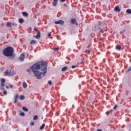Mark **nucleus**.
I'll return each instance as SVG.
<instances>
[{
	"label": "nucleus",
	"instance_id": "f257e3e1",
	"mask_svg": "<svg viewBox=\"0 0 131 131\" xmlns=\"http://www.w3.org/2000/svg\"><path fill=\"white\" fill-rule=\"evenodd\" d=\"M47 68L48 64H47V62L45 61L38 62L34 64L30 68L37 79H41V75L45 76L46 73H47Z\"/></svg>",
	"mask_w": 131,
	"mask_h": 131
},
{
	"label": "nucleus",
	"instance_id": "f03ea898",
	"mask_svg": "<svg viewBox=\"0 0 131 131\" xmlns=\"http://www.w3.org/2000/svg\"><path fill=\"white\" fill-rule=\"evenodd\" d=\"M3 55L6 57H10V59H14L15 58L14 49L11 47H7L3 50Z\"/></svg>",
	"mask_w": 131,
	"mask_h": 131
},
{
	"label": "nucleus",
	"instance_id": "7ed1b4c3",
	"mask_svg": "<svg viewBox=\"0 0 131 131\" xmlns=\"http://www.w3.org/2000/svg\"><path fill=\"white\" fill-rule=\"evenodd\" d=\"M71 24H75L76 25H78V23H77V21L75 18H72L71 19Z\"/></svg>",
	"mask_w": 131,
	"mask_h": 131
},
{
	"label": "nucleus",
	"instance_id": "20e7f679",
	"mask_svg": "<svg viewBox=\"0 0 131 131\" xmlns=\"http://www.w3.org/2000/svg\"><path fill=\"white\" fill-rule=\"evenodd\" d=\"M55 23L56 24H60V25H63V24H64V21L62 20H59L55 21Z\"/></svg>",
	"mask_w": 131,
	"mask_h": 131
},
{
	"label": "nucleus",
	"instance_id": "39448f33",
	"mask_svg": "<svg viewBox=\"0 0 131 131\" xmlns=\"http://www.w3.org/2000/svg\"><path fill=\"white\" fill-rule=\"evenodd\" d=\"M25 58V55L21 54V56L19 57V61L21 62H23L24 61V59Z\"/></svg>",
	"mask_w": 131,
	"mask_h": 131
},
{
	"label": "nucleus",
	"instance_id": "423d86ee",
	"mask_svg": "<svg viewBox=\"0 0 131 131\" xmlns=\"http://www.w3.org/2000/svg\"><path fill=\"white\" fill-rule=\"evenodd\" d=\"M18 98H19V95L18 94L16 95L14 97V104H16V103L18 102Z\"/></svg>",
	"mask_w": 131,
	"mask_h": 131
},
{
	"label": "nucleus",
	"instance_id": "0eeeda50",
	"mask_svg": "<svg viewBox=\"0 0 131 131\" xmlns=\"http://www.w3.org/2000/svg\"><path fill=\"white\" fill-rule=\"evenodd\" d=\"M58 1L59 0H53L52 2V5L54 7H56V6H57V5L58 4Z\"/></svg>",
	"mask_w": 131,
	"mask_h": 131
},
{
	"label": "nucleus",
	"instance_id": "6e6552de",
	"mask_svg": "<svg viewBox=\"0 0 131 131\" xmlns=\"http://www.w3.org/2000/svg\"><path fill=\"white\" fill-rule=\"evenodd\" d=\"M4 74H5V75L6 76H11V73L10 72H9V70H7L6 71H5L4 72Z\"/></svg>",
	"mask_w": 131,
	"mask_h": 131
},
{
	"label": "nucleus",
	"instance_id": "1a4fd4ad",
	"mask_svg": "<svg viewBox=\"0 0 131 131\" xmlns=\"http://www.w3.org/2000/svg\"><path fill=\"white\" fill-rule=\"evenodd\" d=\"M36 38H37V39H39V38H40V32L38 31L37 34L36 36Z\"/></svg>",
	"mask_w": 131,
	"mask_h": 131
},
{
	"label": "nucleus",
	"instance_id": "9d476101",
	"mask_svg": "<svg viewBox=\"0 0 131 131\" xmlns=\"http://www.w3.org/2000/svg\"><path fill=\"white\" fill-rule=\"evenodd\" d=\"M6 26H7V27H12V23L10 21L7 22Z\"/></svg>",
	"mask_w": 131,
	"mask_h": 131
},
{
	"label": "nucleus",
	"instance_id": "9b49d317",
	"mask_svg": "<svg viewBox=\"0 0 131 131\" xmlns=\"http://www.w3.org/2000/svg\"><path fill=\"white\" fill-rule=\"evenodd\" d=\"M116 49L118 50L119 51H120L121 50V46L118 45L116 47Z\"/></svg>",
	"mask_w": 131,
	"mask_h": 131
},
{
	"label": "nucleus",
	"instance_id": "f8f14e48",
	"mask_svg": "<svg viewBox=\"0 0 131 131\" xmlns=\"http://www.w3.org/2000/svg\"><path fill=\"white\" fill-rule=\"evenodd\" d=\"M23 86L24 89H26V88H27V83H26V82H23Z\"/></svg>",
	"mask_w": 131,
	"mask_h": 131
},
{
	"label": "nucleus",
	"instance_id": "ddd939ff",
	"mask_svg": "<svg viewBox=\"0 0 131 131\" xmlns=\"http://www.w3.org/2000/svg\"><path fill=\"white\" fill-rule=\"evenodd\" d=\"M18 22L19 23H20V24H22V23H24V19H23V18H19Z\"/></svg>",
	"mask_w": 131,
	"mask_h": 131
},
{
	"label": "nucleus",
	"instance_id": "4468645a",
	"mask_svg": "<svg viewBox=\"0 0 131 131\" xmlns=\"http://www.w3.org/2000/svg\"><path fill=\"white\" fill-rule=\"evenodd\" d=\"M30 45H36V41L32 40L30 42Z\"/></svg>",
	"mask_w": 131,
	"mask_h": 131
},
{
	"label": "nucleus",
	"instance_id": "2eb2a0df",
	"mask_svg": "<svg viewBox=\"0 0 131 131\" xmlns=\"http://www.w3.org/2000/svg\"><path fill=\"white\" fill-rule=\"evenodd\" d=\"M45 126H46V124L43 123L42 125L40 126L39 129H43L45 128Z\"/></svg>",
	"mask_w": 131,
	"mask_h": 131
},
{
	"label": "nucleus",
	"instance_id": "dca6fc26",
	"mask_svg": "<svg viewBox=\"0 0 131 131\" xmlns=\"http://www.w3.org/2000/svg\"><path fill=\"white\" fill-rule=\"evenodd\" d=\"M115 11H117V12H120V9H119V7L117 6L115 8Z\"/></svg>",
	"mask_w": 131,
	"mask_h": 131
},
{
	"label": "nucleus",
	"instance_id": "f3484780",
	"mask_svg": "<svg viewBox=\"0 0 131 131\" xmlns=\"http://www.w3.org/2000/svg\"><path fill=\"white\" fill-rule=\"evenodd\" d=\"M22 109H23V110L24 111H25V112H28V108H27L26 107H25V106L23 107Z\"/></svg>",
	"mask_w": 131,
	"mask_h": 131
},
{
	"label": "nucleus",
	"instance_id": "a211bd4d",
	"mask_svg": "<svg viewBox=\"0 0 131 131\" xmlns=\"http://www.w3.org/2000/svg\"><path fill=\"white\" fill-rule=\"evenodd\" d=\"M23 15L24 17H28V13L27 12H23Z\"/></svg>",
	"mask_w": 131,
	"mask_h": 131
},
{
	"label": "nucleus",
	"instance_id": "6ab92c4d",
	"mask_svg": "<svg viewBox=\"0 0 131 131\" xmlns=\"http://www.w3.org/2000/svg\"><path fill=\"white\" fill-rule=\"evenodd\" d=\"M68 68V67H64L63 68H62L61 69V71H66V70H67V69Z\"/></svg>",
	"mask_w": 131,
	"mask_h": 131
},
{
	"label": "nucleus",
	"instance_id": "aec40b11",
	"mask_svg": "<svg viewBox=\"0 0 131 131\" xmlns=\"http://www.w3.org/2000/svg\"><path fill=\"white\" fill-rule=\"evenodd\" d=\"M19 99L20 100H24V99H25V96H24V95H21L19 97Z\"/></svg>",
	"mask_w": 131,
	"mask_h": 131
},
{
	"label": "nucleus",
	"instance_id": "412c9836",
	"mask_svg": "<svg viewBox=\"0 0 131 131\" xmlns=\"http://www.w3.org/2000/svg\"><path fill=\"white\" fill-rule=\"evenodd\" d=\"M37 118H38V116H37V115H35L33 117V120H37Z\"/></svg>",
	"mask_w": 131,
	"mask_h": 131
},
{
	"label": "nucleus",
	"instance_id": "4be33fe9",
	"mask_svg": "<svg viewBox=\"0 0 131 131\" xmlns=\"http://www.w3.org/2000/svg\"><path fill=\"white\" fill-rule=\"evenodd\" d=\"M1 81L2 83H5L6 82V80L4 78L1 79Z\"/></svg>",
	"mask_w": 131,
	"mask_h": 131
},
{
	"label": "nucleus",
	"instance_id": "5701e85b",
	"mask_svg": "<svg viewBox=\"0 0 131 131\" xmlns=\"http://www.w3.org/2000/svg\"><path fill=\"white\" fill-rule=\"evenodd\" d=\"M127 14H131V10L130 9H127L126 10Z\"/></svg>",
	"mask_w": 131,
	"mask_h": 131
},
{
	"label": "nucleus",
	"instance_id": "b1692460",
	"mask_svg": "<svg viewBox=\"0 0 131 131\" xmlns=\"http://www.w3.org/2000/svg\"><path fill=\"white\" fill-rule=\"evenodd\" d=\"M129 71H131V67H129L128 70H126V72L127 73L129 72Z\"/></svg>",
	"mask_w": 131,
	"mask_h": 131
},
{
	"label": "nucleus",
	"instance_id": "393cba45",
	"mask_svg": "<svg viewBox=\"0 0 131 131\" xmlns=\"http://www.w3.org/2000/svg\"><path fill=\"white\" fill-rule=\"evenodd\" d=\"M19 115H20L21 116H25V114H24V113H21L19 114Z\"/></svg>",
	"mask_w": 131,
	"mask_h": 131
},
{
	"label": "nucleus",
	"instance_id": "a878e982",
	"mask_svg": "<svg viewBox=\"0 0 131 131\" xmlns=\"http://www.w3.org/2000/svg\"><path fill=\"white\" fill-rule=\"evenodd\" d=\"M30 125H31V126H33L34 125V122H31L30 123Z\"/></svg>",
	"mask_w": 131,
	"mask_h": 131
},
{
	"label": "nucleus",
	"instance_id": "bb28decb",
	"mask_svg": "<svg viewBox=\"0 0 131 131\" xmlns=\"http://www.w3.org/2000/svg\"><path fill=\"white\" fill-rule=\"evenodd\" d=\"M117 108V105L116 104V105L114 106L113 109H114V110H116Z\"/></svg>",
	"mask_w": 131,
	"mask_h": 131
},
{
	"label": "nucleus",
	"instance_id": "cd10ccee",
	"mask_svg": "<svg viewBox=\"0 0 131 131\" xmlns=\"http://www.w3.org/2000/svg\"><path fill=\"white\" fill-rule=\"evenodd\" d=\"M48 84H49V85H52V81L49 80L48 81Z\"/></svg>",
	"mask_w": 131,
	"mask_h": 131
},
{
	"label": "nucleus",
	"instance_id": "c85d7f7f",
	"mask_svg": "<svg viewBox=\"0 0 131 131\" xmlns=\"http://www.w3.org/2000/svg\"><path fill=\"white\" fill-rule=\"evenodd\" d=\"M1 86H2V88L5 86V83H1Z\"/></svg>",
	"mask_w": 131,
	"mask_h": 131
},
{
	"label": "nucleus",
	"instance_id": "c756f323",
	"mask_svg": "<svg viewBox=\"0 0 131 131\" xmlns=\"http://www.w3.org/2000/svg\"><path fill=\"white\" fill-rule=\"evenodd\" d=\"M3 94L4 95H7L8 93L7 92V91H3Z\"/></svg>",
	"mask_w": 131,
	"mask_h": 131
},
{
	"label": "nucleus",
	"instance_id": "7c9ffc66",
	"mask_svg": "<svg viewBox=\"0 0 131 131\" xmlns=\"http://www.w3.org/2000/svg\"><path fill=\"white\" fill-rule=\"evenodd\" d=\"M110 113V111H107L106 113L105 114H107V115H108V114H109Z\"/></svg>",
	"mask_w": 131,
	"mask_h": 131
},
{
	"label": "nucleus",
	"instance_id": "2f4dec72",
	"mask_svg": "<svg viewBox=\"0 0 131 131\" xmlns=\"http://www.w3.org/2000/svg\"><path fill=\"white\" fill-rule=\"evenodd\" d=\"M12 25H13V26H17V24L12 23Z\"/></svg>",
	"mask_w": 131,
	"mask_h": 131
},
{
	"label": "nucleus",
	"instance_id": "473e14b6",
	"mask_svg": "<svg viewBox=\"0 0 131 131\" xmlns=\"http://www.w3.org/2000/svg\"><path fill=\"white\" fill-rule=\"evenodd\" d=\"M99 29L100 30V32H101L102 33H103L104 32V31L103 30H102V29L99 28Z\"/></svg>",
	"mask_w": 131,
	"mask_h": 131
},
{
	"label": "nucleus",
	"instance_id": "72a5a7b5",
	"mask_svg": "<svg viewBox=\"0 0 131 131\" xmlns=\"http://www.w3.org/2000/svg\"><path fill=\"white\" fill-rule=\"evenodd\" d=\"M75 67H76V66H72V69H74V68H75Z\"/></svg>",
	"mask_w": 131,
	"mask_h": 131
},
{
	"label": "nucleus",
	"instance_id": "f704fd0d",
	"mask_svg": "<svg viewBox=\"0 0 131 131\" xmlns=\"http://www.w3.org/2000/svg\"><path fill=\"white\" fill-rule=\"evenodd\" d=\"M27 72H29V73H30V72H31V70H30V69H28Z\"/></svg>",
	"mask_w": 131,
	"mask_h": 131
},
{
	"label": "nucleus",
	"instance_id": "c9c22d12",
	"mask_svg": "<svg viewBox=\"0 0 131 131\" xmlns=\"http://www.w3.org/2000/svg\"><path fill=\"white\" fill-rule=\"evenodd\" d=\"M34 31H36L37 32H38V31H39L38 30H37V29H36V28L34 29Z\"/></svg>",
	"mask_w": 131,
	"mask_h": 131
},
{
	"label": "nucleus",
	"instance_id": "e433bc0d",
	"mask_svg": "<svg viewBox=\"0 0 131 131\" xmlns=\"http://www.w3.org/2000/svg\"><path fill=\"white\" fill-rule=\"evenodd\" d=\"M66 0H60L61 3H64Z\"/></svg>",
	"mask_w": 131,
	"mask_h": 131
},
{
	"label": "nucleus",
	"instance_id": "4c0bfd02",
	"mask_svg": "<svg viewBox=\"0 0 131 131\" xmlns=\"http://www.w3.org/2000/svg\"><path fill=\"white\" fill-rule=\"evenodd\" d=\"M13 85H12V84H10V89H13Z\"/></svg>",
	"mask_w": 131,
	"mask_h": 131
},
{
	"label": "nucleus",
	"instance_id": "58836bf2",
	"mask_svg": "<svg viewBox=\"0 0 131 131\" xmlns=\"http://www.w3.org/2000/svg\"><path fill=\"white\" fill-rule=\"evenodd\" d=\"M55 51H59V48H55Z\"/></svg>",
	"mask_w": 131,
	"mask_h": 131
},
{
	"label": "nucleus",
	"instance_id": "ea45409f",
	"mask_svg": "<svg viewBox=\"0 0 131 131\" xmlns=\"http://www.w3.org/2000/svg\"><path fill=\"white\" fill-rule=\"evenodd\" d=\"M63 6H64V7H66H66H67V4H64L63 5Z\"/></svg>",
	"mask_w": 131,
	"mask_h": 131
},
{
	"label": "nucleus",
	"instance_id": "a19ab883",
	"mask_svg": "<svg viewBox=\"0 0 131 131\" xmlns=\"http://www.w3.org/2000/svg\"><path fill=\"white\" fill-rule=\"evenodd\" d=\"M51 35H52V34L51 33H49L48 36L50 37V36H51Z\"/></svg>",
	"mask_w": 131,
	"mask_h": 131
},
{
	"label": "nucleus",
	"instance_id": "79ce46f5",
	"mask_svg": "<svg viewBox=\"0 0 131 131\" xmlns=\"http://www.w3.org/2000/svg\"><path fill=\"white\" fill-rule=\"evenodd\" d=\"M87 53L90 54H91V51L90 50H89Z\"/></svg>",
	"mask_w": 131,
	"mask_h": 131
},
{
	"label": "nucleus",
	"instance_id": "37998d69",
	"mask_svg": "<svg viewBox=\"0 0 131 131\" xmlns=\"http://www.w3.org/2000/svg\"><path fill=\"white\" fill-rule=\"evenodd\" d=\"M80 64H84V62L83 61H81V62H80Z\"/></svg>",
	"mask_w": 131,
	"mask_h": 131
},
{
	"label": "nucleus",
	"instance_id": "c03bdc74",
	"mask_svg": "<svg viewBox=\"0 0 131 131\" xmlns=\"http://www.w3.org/2000/svg\"><path fill=\"white\" fill-rule=\"evenodd\" d=\"M97 131H102V130L99 129L97 130Z\"/></svg>",
	"mask_w": 131,
	"mask_h": 131
},
{
	"label": "nucleus",
	"instance_id": "a18cd8bd",
	"mask_svg": "<svg viewBox=\"0 0 131 131\" xmlns=\"http://www.w3.org/2000/svg\"><path fill=\"white\" fill-rule=\"evenodd\" d=\"M6 89H9V86H6Z\"/></svg>",
	"mask_w": 131,
	"mask_h": 131
},
{
	"label": "nucleus",
	"instance_id": "49530a36",
	"mask_svg": "<svg viewBox=\"0 0 131 131\" xmlns=\"http://www.w3.org/2000/svg\"><path fill=\"white\" fill-rule=\"evenodd\" d=\"M42 109H43V111H45V108H43Z\"/></svg>",
	"mask_w": 131,
	"mask_h": 131
}]
</instances>
